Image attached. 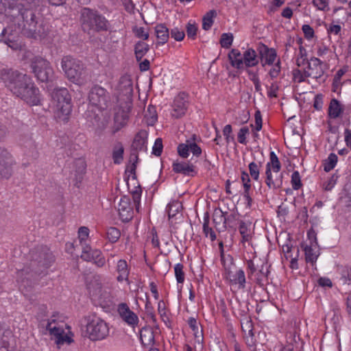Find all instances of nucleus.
Wrapping results in <instances>:
<instances>
[{
	"instance_id": "11",
	"label": "nucleus",
	"mask_w": 351,
	"mask_h": 351,
	"mask_svg": "<svg viewBox=\"0 0 351 351\" xmlns=\"http://www.w3.org/2000/svg\"><path fill=\"white\" fill-rule=\"evenodd\" d=\"M14 164L12 154L5 147H0V178L8 179L12 176Z\"/></svg>"
},
{
	"instance_id": "23",
	"label": "nucleus",
	"mask_w": 351,
	"mask_h": 351,
	"mask_svg": "<svg viewBox=\"0 0 351 351\" xmlns=\"http://www.w3.org/2000/svg\"><path fill=\"white\" fill-rule=\"evenodd\" d=\"M230 65L238 70H243V53L237 49H232L228 54Z\"/></svg>"
},
{
	"instance_id": "4",
	"label": "nucleus",
	"mask_w": 351,
	"mask_h": 351,
	"mask_svg": "<svg viewBox=\"0 0 351 351\" xmlns=\"http://www.w3.org/2000/svg\"><path fill=\"white\" fill-rule=\"evenodd\" d=\"M86 330L84 336L93 341L104 339L109 334L107 323L95 314L84 317Z\"/></svg>"
},
{
	"instance_id": "62",
	"label": "nucleus",
	"mask_w": 351,
	"mask_h": 351,
	"mask_svg": "<svg viewBox=\"0 0 351 351\" xmlns=\"http://www.w3.org/2000/svg\"><path fill=\"white\" fill-rule=\"evenodd\" d=\"M185 36L183 30H179L178 28L172 29L171 31V36L176 41H181L184 39Z\"/></svg>"
},
{
	"instance_id": "13",
	"label": "nucleus",
	"mask_w": 351,
	"mask_h": 351,
	"mask_svg": "<svg viewBox=\"0 0 351 351\" xmlns=\"http://www.w3.org/2000/svg\"><path fill=\"white\" fill-rule=\"evenodd\" d=\"M322 64L319 58H311L309 61H307V70L304 71V77H312L317 80L321 79L324 73Z\"/></svg>"
},
{
	"instance_id": "26",
	"label": "nucleus",
	"mask_w": 351,
	"mask_h": 351,
	"mask_svg": "<svg viewBox=\"0 0 351 351\" xmlns=\"http://www.w3.org/2000/svg\"><path fill=\"white\" fill-rule=\"evenodd\" d=\"M10 29V27L3 29L1 34L0 35V40H3L4 43L13 50H21L22 47L21 44L17 40H14L11 38L12 36V34H9L7 38H5V39L3 38L5 37V35L8 34V32ZM11 29H12V27H11Z\"/></svg>"
},
{
	"instance_id": "45",
	"label": "nucleus",
	"mask_w": 351,
	"mask_h": 351,
	"mask_svg": "<svg viewBox=\"0 0 351 351\" xmlns=\"http://www.w3.org/2000/svg\"><path fill=\"white\" fill-rule=\"evenodd\" d=\"M132 32L136 38H141L143 41L149 38L148 30L145 27L134 25L132 27Z\"/></svg>"
},
{
	"instance_id": "59",
	"label": "nucleus",
	"mask_w": 351,
	"mask_h": 351,
	"mask_svg": "<svg viewBox=\"0 0 351 351\" xmlns=\"http://www.w3.org/2000/svg\"><path fill=\"white\" fill-rule=\"evenodd\" d=\"M232 132V126L230 124L226 125L223 130V134L227 143L234 141V136L231 135Z\"/></svg>"
},
{
	"instance_id": "30",
	"label": "nucleus",
	"mask_w": 351,
	"mask_h": 351,
	"mask_svg": "<svg viewBox=\"0 0 351 351\" xmlns=\"http://www.w3.org/2000/svg\"><path fill=\"white\" fill-rule=\"evenodd\" d=\"M149 46L143 40L137 41L134 46V51L137 62H140L149 51Z\"/></svg>"
},
{
	"instance_id": "16",
	"label": "nucleus",
	"mask_w": 351,
	"mask_h": 351,
	"mask_svg": "<svg viewBox=\"0 0 351 351\" xmlns=\"http://www.w3.org/2000/svg\"><path fill=\"white\" fill-rule=\"evenodd\" d=\"M118 313L121 319L128 325L134 326L138 324V316L130 309L126 303L123 302L118 305Z\"/></svg>"
},
{
	"instance_id": "15",
	"label": "nucleus",
	"mask_w": 351,
	"mask_h": 351,
	"mask_svg": "<svg viewBox=\"0 0 351 351\" xmlns=\"http://www.w3.org/2000/svg\"><path fill=\"white\" fill-rule=\"evenodd\" d=\"M187 95L185 93H180L174 99L173 111L171 116L178 119L183 116L187 109Z\"/></svg>"
},
{
	"instance_id": "18",
	"label": "nucleus",
	"mask_w": 351,
	"mask_h": 351,
	"mask_svg": "<svg viewBox=\"0 0 351 351\" xmlns=\"http://www.w3.org/2000/svg\"><path fill=\"white\" fill-rule=\"evenodd\" d=\"M148 133L146 130H141L137 132L132 143V153L147 151V139Z\"/></svg>"
},
{
	"instance_id": "5",
	"label": "nucleus",
	"mask_w": 351,
	"mask_h": 351,
	"mask_svg": "<svg viewBox=\"0 0 351 351\" xmlns=\"http://www.w3.org/2000/svg\"><path fill=\"white\" fill-rule=\"evenodd\" d=\"M30 67L38 81L47 82L52 80L53 70L47 60L40 56L34 57L31 60Z\"/></svg>"
},
{
	"instance_id": "20",
	"label": "nucleus",
	"mask_w": 351,
	"mask_h": 351,
	"mask_svg": "<svg viewBox=\"0 0 351 351\" xmlns=\"http://www.w3.org/2000/svg\"><path fill=\"white\" fill-rule=\"evenodd\" d=\"M131 109V104H127V110H119L114 115V133H116L124 127L129 119V112Z\"/></svg>"
},
{
	"instance_id": "39",
	"label": "nucleus",
	"mask_w": 351,
	"mask_h": 351,
	"mask_svg": "<svg viewBox=\"0 0 351 351\" xmlns=\"http://www.w3.org/2000/svg\"><path fill=\"white\" fill-rule=\"evenodd\" d=\"M270 161L267 163L266 165H269L270 171L273 169L274 173H278L280 170L281 165L274 152L269 153Z\"/></svg>"
},
{
	"instance_id": "35",
	"label": "nucleus",
	"mask_w": 351,
	"mask_h": 351,
	"mask_svg": "<svg viewBox=\"0 0 351 351\" xmlns=\"http://www.w3.org/2000/svg\"><path fill=\"white\" fill-rule=\"evenodd\" d=\"M251 222L244 221H240L239 222V230L242 237V242H248L252 239V234L249 228Z\"/></svg>"
},
{
	"instance_id": "12",
	"label": "nucleus",
	"mask_w": 351,
	"mask_h": 351,
	"mask_svg": "<svg viewBox=\"0 0 351 351\" xmlns=\"http://www.w3.org/2000/svg\"><path fill=\"white\" fill-rule=\"evenodd\" d=\"M308 237L310 240V245H306L304 247L305 259L307 263L313 265L317 261L319 256L318 245L315 231H308Z\"/></svg>"
},
{
	"instance_id": "40",
	"label": "nucleus",
	"mask_w": 351,
	"mask_h": 351,
	"mask_svg": "<svg viewBox=\"0 0 351 351\" xmlns=\"http://www.w3.org/2000/svg\"><path fill=\"white\" fill-rule=\"evenodd\" d=\"M337 159L338 157L335 154H330L328 158L323 163L324 171L328 172L334 169L337 162Z\"/></svg>"
},
{
	"instance_id": "57",
	"label": "nucleus",
	"mask_w": 351,
	"mask_h": 351,
	"mask_svg": "<svg viewBox=\"0 0 351 351\" xmlns=\"http://www.w3.org/2000/svg\"><path fill=\"white\" fill-rule=\"evenodd\" d=\"M250 132L249 128L247 127H243L241 128L237 134V138L239 143L246 145L247 141H246V135L248 134Z\"/></svg>"
},
{
	"instance_id": "58",
	"label": "nucleus",
	"mask_w": 351,
	"mask_h": 351,
	"mask_svg": "<svg viewBox=\"0 0 351 351\" xmlns=\"http://www.w3.org/2000/svg\"><path fill=\"white\" fill-rule=\"evenodd\" d=\"M190 149H189V143H181L178 146V154L184 158H186L189 154Z\"/></svg>"
},
{
	"instance_id": "6",
	"label": "nucleus",
	"mask_w": 351,
	"mask_h": 351,
	"mask_svg": "<svg viewBox=\"0 0 351 351\" xmlns=\"http://www.w3.org/2000/svg\"><path fill=\"white\" fill-rule=\"evenodd\" d=\"M14 29L28 38L45 39L49 32L48 23H14Z\"/></svg>"
},
{
	"instance_id": "52",
	"label": "nucleus",
	"mask_w": 351,
	"mask_h": 351,
	"mask_svg": "<svg viewBox=\"0 0 351 351\" xmlns=\"http://www.w3.org/2000/svg\"><path fill=\"white\" fill-rule=\"evenodd\" d=\"M124 84V88H125V95L128 96H131L133 93V86L132 83L130 80L128 79L127 77L121 78V84ZM120 88H122L121 85H120Z\"/></svg>"
},
{
	"instance_id": "29",
	"label": "nucleus",
	"mask_w": 351,
	"mask_h": 351,
	"mask_svg": "<svg viewBox=\"0 0 351 351\" xmlns=\"http://www.w3.org/2000/svg\"><path fill=\"white\" fill-rule=\"evenodd\" d=\"M156 37L158 40V45H164L168 40L169 37V29L164 23H159L155 27Z\"/></svg>"
},
{
	"instance_id": "24",
	"label": "nucleus",
	"mask_w": 351,
	"mask_h": 351,
	"mask_svg": "<svg viewBox=\"0 0 351 351\" xmlns=\"http://www.w3.org/2000/svg\"><path fill=\"white\" fill-rule=\"evenodd\" d=\"M140 340L144 347L154 344L155 336L152 328L143 327L140 330Z\"/></svg>"
},
{
	"instance_id": "48",
	"label": "nucleus",
	"mask_w": 351,
	"mask_h": 351,
	"mask_svg": "<svg viewBox=\"0 0 351 351\" xmlns=\"http://www.w3.org/2000/svg\"><path fill=\"white\" fill-rule=\"evenodd\" d=\"M52 322H47L46 329L49 332L51 335L55 337V340L63 333L64 330L56 326H52Z\"/></svg>"
},
{
	"instance_id": "56",
	"label": "nucleus",
	"mask_w": 351,
	"mask_h": 351,
	"mask_svg": "<svg viewBox=\"0 0 351 351\" xmlns=\"http://www.w3.org/2000/svg\"><path fill=\"white\" fill-rule=\"evenodd\" d=\"M162 149L163 145L162 138H156L152 148V154L156 156H160L162 152Z\"/></svg>"
},
{
	"instance_id": "7",
	"label": "nucleus",
	"mask_w": 351,
	"mask_h": 351,
	"mask_svg": "<svg viewBox=\"0 0 351 351\" xmlns=\"http://www.w3.org/2000/svg\"><path fill=\"white\" fill-rule=\"evenodd\" d=\"M52 98L57 102V108L62 115H69L71 110V97L66 88H55L52 93Z\"/></svg>"
},
{
	"instance_id": "46",
	"label": "nucleus",
	"mask_w": 351,
	"mask_h": 351,
	"mask_svg": "<svg viewBox=\"0 0 351 351\" xmlns=\"http://www.w3.org/2000/svg\"><path fill=\"white\" fill-rule=\"evenodd\" d=\"M107 238L112 243H116L121 236L119 230L114 227H110L107 230Z\"/></svg>"
},
{
	"instance_id": "8",
	"label": "nucleus",
	"mask_w": 351,
	"mask_h": 351,
	"mask_svg": "<svg viewBox=\"0 0 351 351\" xmlns=\"http://www.w3.org/2000/svg\"><path fill=\"white\" fill-rule=\"evenodd\" d=\"M266 263V260L262 261L261 258H257L254 256L253 259L246 261L247 272L248 278H250L257 270H258L256 282L258 285H261L262 276L267 278L269 274V270L266 269L265 271L264 265Z\"/></svg>"
},
{
	"instance_id": "64",
	"label": "nucleus",
	"mask_w": 351,
	"mask_h": 351,
	"mask_svg": "<svg viewBox=\"0 0 351 351\" xmlns=\"http://www.w3.org/2000/svg\"><path fill=\"white\" fill-rule=\"evenodd\" d=\"M346 71V69H341L337 71L333 79L332 86L334 88H337L339 86L341 78L345 74Z\"/></svg>"
},
{
	"instance_id": "47",
	"label": "nucleus",
	"mask_w": 351,
	"mask_h": 351,
	"mask_svg": "<svg viewBox=\"0 0 351 351\" xmlns=\"http://www.w3.org/2000/svg\"><path fill=\"white\" fill-rule=\"evenodd\" d=\"M74 167L75 169V173L77 176H80L81 178V176L85 173L86 169V162L82 159H77L74 162Z\"/></svg>"
},
{
	"instance_id": "63",
	"label": "nucleus",
	"mask_w": 351,
	"mask_h": 351,
	"mask_svg": "<svg viewBox=\"0 0 351 351\" xmlns=\"http://www.w3.org/2000/svg\"><path fill=\"white\" fill-rule=\"evenodd\" d=\"M217 12L215 10H211L207 12L202 17V22H213L217 17Z\"/></svg>"
},
{
	"instance_id": "61",
	"label": "nucleus",
	"mask_w": 351,
	"mask_h": 351,
	"mask_svg": "<svg viewBox=\"0 0 351 351\" xmlns=\"http://www.w3.org/2000/svg\"><path fill=\"white\" fill-rule=\"evenodd\" d=\"M197 27L195 23H188L186 26V34L190 38L195 39L197 34Z\"/></svg>"
},
{
	"instance_id": "10",
	"label": "nucleus",
	"mask_w": 351,
	"mask_h": 351,
	"mask_svg": "<svg viewBox=\"0 0 351 351\" xmlns=\"http://www.w3.org/2000/svg\"><path fill=\"white\" fill-rule=\"evenodd\" d=\"M88 99L93 106L104 109L107 107L109 96L105 88L99 85H95L89 92Z\"/></svg>"
},
{
	"instance_id": "3",
	"label": "nucleus",
	"mask_w": 351,
	"mask_h": 351,
	"mask_svg": "<svg viewBox=\"0 0 351 351\" xmlns=\"http://www.w3.org/2000/svg\"><path fill=\"white\" fill-rule=\"evenodd\" d=\"M61 66L68 80L76 84H84L90 78L89 73L84 64L71 56L62 58Z\"/></svg>"
},
{
	"instance_id": "28",
	"label": "nucleus",
	"mask_w": 351,
	"mask_h": 351,
	"mask_svg": "<svg viewBox=\"0 0 351 351\" xmlns=\"http://www.w3.org/2000/svg\"><path fill=\"white\" fill-rule=\"evenodd\" d=\"M12 332L0 324V351H8Z\"/></svg>"
},
{
	"instance_id": "49",
	"label": "nucleus",
	"mask_w": 351,
	"mask_h": 351,
	"mask_svg": "<svg viewBox=\"0 0 351 351\" xmlns=\"http://www.w3.org/2000/svg\"><path fill=\"white\" fill-rule=\"evenodd\" d=\"M196 135L193 134L191 139L186 141V143H189V149L195 156H199L202 154V149L195 143Z\"/></svg>"
},
{
	"instance_id": "32",
	"label": "nucleus",
	"mask_w": 351,
	"mask_h": 351,
	"mask_svg": "<svg viewBox=\"0 0 351 351\" xmlns=\"http://www.w3.org/2000/svg\"><path fill=\"white\" fill-rule=\"evenodd\" d=\"M117 271L119 273V276L117 278L119 282L128 280L129 269L125 260L121 259L118 261Z\"/></svg>"
},
{
	"instance_id": "44",
	"label": "nucleus",
	"mask_w": 351,
	"mask_h": 351,
	"mask_svg": "<svg viewBox=\"0 0 351 351\" xmlns=\"http://www.w3.org/2000/svg\"><path fill=\"white\" fill-rule=\"evenodd\" d=\"M234 36L232 33H223L221 36L219 43L221 47L229 49L233 42Z\"/></svg>"
},
{
	"instance_id": "51",
	"label": "nucleus",
	"mask_w": 351,
	"mask_h": 351,
	"mask_svg": "<svg viewBox=\"0 0 351 351\" xmlns=\"http://www.w3.org/2000/svg\"><path fill=\"white\" fill-rule=\"evenodd\" d=\"M180 207H181V205L178 202L169 203L167 207V212L168 213L169 217H173L178 212Z\"/></svg>"
},
{
	"instance_id": "50",
	"label": "nucleus",
	"mask_w": 351,
	"mask_h": 351,
	"mask_svg": "<svg viewBox=\"0 0 351 351\" xmlns=\"http://www.w3.org/2000/svg\"><path fill=\"white\" fill-rule=\"evenodd\" d=\"M183 267L184 266L181 263H178L175 265L174 271L178 283H182L184 280Z\"/></svg>"
},
{
	"instance_id": "19",
	"label": "nucleus",
	"mask_w": 351,
	"mask_h": 351,
	"mask_svg": "<svg viewBox=\"0 0 351 351\" xmlns=\"http://www.w3.org/2000/svg\"><path fill=\"white\" fill-rule=\"evenodd\" d=\"M173 171L176 173H181L187 176H194L197 174L195 166L186 162H174L172 165Z\"/></svg>"
},
{
	"instance_id": "43",
	"label": "nucleus",
	"mask_w": 351,
	"mask_h": 351,
	"mask_svg": "<svg viewBox=\"0 0 351 351\" xmlns=\"http://www.w3.org/2000/svg\"><path fill=\"white\" fill-rule=\"evenodd\" d=\"M24 146L27 149L26 151V154L32 156V158H36L38 156V153L37 151V145L33 140H27Z\"/></svg>"
},
{
	"instance_id": "53",
	"label": "nucleus",
	"mask_w": 351,
	"mask_h": 351,
	"mask_svg": "<svg viewBox=\"0 0 351 351\" xmlns=\"http://www.w3.org/2000/svg\"><path fill=\"white\" fill-rule=\"evenodd\" d=\"M249 171H250V175L254 180H258L259 179V174H260V169L258 165L254 162H252L249 164Z\"/></svg>"
},
{
	"instance_id": "31",
	"label": "nucleus",
	"mask_w": 351,
	"mask_h": 351,
	"mask_svg": "<svg viewBox=\"0 0 351 351\" xmlns=\"http://www.w3.org/2000/svg\"><path fill=\"white\" fill-rule=\"evenodd\" d=\"M124 147L121 142L116 141L113 145L112 158L116 165H119L123 160Z\"/></svg>"
},
{
	"instance_id": "22",
	"label": "nucleus",
	"mask_w": 351,
	"mask_h": 351,
	"mask_svg": "<svg viewBox=\"0 0 351 351\" xmlns=\"http://www.w3.org/2000/svg\"><path fill=\"white\" fill-rule=\"evenodd\" d=\"M104 18L95 10L84 8L80 10V20L82 22H102Z\"/></svg>"
},
{
	"instance_id": "34",
	"label": "nucleus",
	"mask_w": 351,
	"mask_h": 351,
	"mask_svg": "<svg viewBox=\"0 0 351 351\" xmlns=\"http://www.w3.org/2000/svg\"><path fill=\"white\" fill-rule=\"evenodd\" d=\"M343 112L339 101L336 99H332L328 107V115L332 119H336L340 116Z\"/></svg>"
},
{
	"instance_id": "1",
	"label": "nucleus",
	"mask_w": 351,
	"mask_h": 351,
	"mask_svg": "<svg viewBox=\"0 0 351 351\" xmlns=\"http://www.w3.org/2000/svg\"><path fill=\"white\" fill-rule=\"evenodd\" d=\"M0 80L16 97L31 106L40 103V95L32 77L17 70L5 68L0 70Z\"/></svg>"
},
{
	"instance_id": "36",
	"label": "nucleus",
	"mask_w": 351,
	"mask_h": 351,
	"mask_svg": "<svg viewBox=\"0 0 351 351\" xmlns=\"http://www.w3.org/2000/svg\"><path fill=\"white\" fill-rule=\"evenodd\" d=\"M239 220L238 212H233L228 215H226V223L221 225L222 230H225L227 228L235 229V221Z\"/></svg>"
},
{
	"instance_id": "54",
	"label": "nucleus",
	"mask_w": 351,
	"mask_h": 351,
	"mask_svg": "<svg viewBox=\"0 0 351 351\" xmlns=\"http://www.w3.org/2000/svg\"><path fill=\"white\" fill-rule=\"evenodd\" d=\"M291 182L294 190H298L302 186L300 176L298 171H295L293 172Z\"/></svg>"
},
{
	"instance_id": "41",
	"label": "nucleus",
	"mask_w": 351,
	"mask_h": 351,
	"mask_svg": "<svg viewBox=\"0 0 351 351\" xmlns=\"http://www.w3.org/2000/svg\"><path fill=\"white\" fill-rule=\"evenodd\" d=\"M91 258L94 263L99 267H101L105 265L106 260L102 252L99 250H93L91 251Z\"/></svg>"
},
{
	"instance_id": "60",
	"label": "nucleus",
	"mask_w": 351,
	"mask_h": 351,
	"mask_svg": "<svg viewBox=\"0 0 351 351\" xmlns=\"http://www.w3.org/2000/svg\"><path fill=\"white\" fill-rule=\"evenodd\" d=\"M280 60H278L277 62L275 63L274 66L269 70V75L271 79L276 78L280 74Z\"/></svg>"
},
{
	"instance_id": "17",
	"label": "nucleus",
	"mask_w": 351,
	"mask_h": 351,
	"mask_svg": "<svg viewBox=\"0 0 351 351\" xmlns=\"http://www.w3.org/2000/svg\"><path fill=\"white\" fill-rule=\"evenodd\" d=\"M118 210L120 218L123 222H128L132 219L133 210L129 197L123 196L121 198Z\"/></svg>"
},
{
	"instance_id": "33",
	"label": "nucleus",
	"mask_w": 351,
	"mask_h": 351,
	"mask_svg": "<svg viewBox=\"0 0 351 351\" xmlns=\"http://www.w3.org/2000/svg\"><path fill=\"white\" fill-rule=\"evenodd\" d=\"M82 27L90 35H93L95 32L106 31L108 28L106 23H82Z\"/></svg>"
},
{
	"instance_id": "55",
	"label": "nucleus",
	"mask_w": 351,
	"mask_h": 351,
	"mask_svg": "<svg viewBox=\"0 0 351 351\" xmlns=\"http://www.w3.org/2000/svg\"><path fill=\"white\" fill-rule=\"evenodd\" d=\"M56 343L59 346L61 345H63L64 343H66L68 345L71 344L72 342H73V339L71 337L69 336L67 334H65L64 331H63V333L62 335H60L59 337H58L56 340Z\"/></svg>"
},
{
	"instance_id": "14",
	"label": "nucleus",
	"mask_w": 351,
	"mask_h": 351,
	"mask_svg": "<svg viewBox=\"0 0 351 351\" xmlns=\"http://www.w3.org/2000/svg\"><path fill=\"white\" fill-rule=\"evenodd\" d=\"M257 51L259 55V60H261L263 66L266 64L272 65L274 63L277 53L274 48H269L267 45L259 43Z\"/></svg>"
},
{
	"instance_id": "25",
	"label": "nucleus",
	"mask_w": 351,
	"mask_h": 351,
	"mask_svg": "<svg viewBox=\"0 0 351 351\" xmlns=\"http://www.w3.org/2000/svg\"><path fill=\"white\" fill-rule=\"evenodd\" d=\"M265 183L267 186L271 189H277L281 187L282 184V177L280 178H274L271 170L270 171V168L269 165H266V171H265Z\"/></svg>"
},
{
	"instance_id": "38",
	"label": "nucleus",
	"mask_w": 351,
	"mask_h": 351,
	"mask_svg": "<svg viewBox=\"0 0 351 351\" xmlns=\"http://www.w3.org/2000/svg\"><path fill=\"white\" fill-rule=\"evenodd\" d=\"M132 158L134 159V161L130 165L127 167V168L125 169V173H130V174L132 175V179L133 180H136L137 177H136V169L137 163H138V154L136 153H131L130 160H132Z\"/></svg>"
},
{
	"instance_id": "37",
	"label": "nucleus",
	"mask_w": 351,
	"mask_h": 351,
	"mask_svg": "<svg viewBox=\"0 0 351 351\" xmlns=\"http://www.w3.org/2000/svg\"><path fill=\"white\" fill-rule=\"evenodd\" d=\"M209 213L208 212H206L204 217L203 232L206 237H208L209 234L210 240L213 241L216 239V234L213 230L209 227Z\"/></svg>"
},
{
	"instance_id": "21",
	"label": "nucleus",
	"mask_w": 351,
	"mask_h": 351,
	"mask_svg": "<svg viewBox=\"0 0 351 351\" xmlns=\"http://www.w3.org/2000/svg\"><path fill=\"white\" fill-rule=\"evenodd\" d=\"M243 70L256 66L259 62L256 51L252 48L247 49L243 53Z\"/></svg>"
},
{
	"instance_id": "2",
	"label": "nucleus",
	"mask_w": 351,
	"mask_h": 351,
	"mask_svg": "<svg viewBox=\"0 0 351 351\" xmlns=\"http://www.w3.org/2000/svg\"><path fill=\"white\" fill-rule=\"evenodd\" d=\"M29 262L18 272L23 283L46 275L47 269L55 261L54 256L46 246H38L29 252Z\"/></svg>"
},
{
	"instance_id": "27",
	"label": "nucleus",
	"mask_w": 351,
	"mask_h": 351,
	"mask_svg": "<svg viewBox=\"0 0 351 351\" xmlns=\"http://www.w3.org/2000/svg\"><path fill=\"white\" fill-rule=\"evenodd\" d=\"M226 215L227 212H223L220 208H215L213 212V221L216 230L219 232L223 231L221 225L226 223Z\"/></svg>"
},
{
	"instance_id": "42",
	"label": "nucleus",
	"mask_w": 351,
	"mask_h": 351,
	"mask_svg": "<svg viewBox=\"0 0 351 351\" xmlns=\"http://www.w3.org/2000/svg\"><path fill=\"white\" fill-rule=\"evenodd\" d=\"M130 193L132 195L133 201L136 206V209L138 211L141 197L142 193V189L138 183H137V186H134L132 190H130Z\"/></svg>"
},
{
	"instance_id": "9",
	"label": "nucleus",
	"mask_w": 351,
	"mask_h": 351,
	"mask_svg": "<svg viewBox=\"0 0 351 351\" xmlns=\"http://www.w3.org/2000/svg\"><path fill=\"white\" fill-rule=\"evenodd\" d=\"M228 258L230 265L224 264L225 275L227 280L230 281L231 285H238L239 289L245 287L246 279L244 271L242 269H238L235 273L231 270V265H234L233 258L228 255Z\"/></svg>"
}]
</instances>
